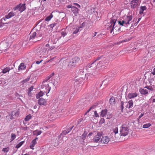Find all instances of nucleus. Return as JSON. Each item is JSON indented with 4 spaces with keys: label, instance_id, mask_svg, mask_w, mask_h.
I'll return each instance as SVG.
<instances>
[{
    "label": "nucleus",
    "instance_id": "nucleus-6",
    "mask_svg": "<svg viewBox=\"0 0 155 155\" xmlns=\"http://www.w3.org/2000/svg\"><path fill=\"white\" fill-rule=\"evenodd\" d=\"M49 47V45L47 44L45 46L39 47L37 50V53L41 55H45L47 54V48Z\"/></svg>",
    "mask_w": 155,
    "mask_h": 155
},
{
    "label": "nucleus",
    "instance_id": "nucleus-14",
    "mask_svg": "<svg viewBox=\"0 0 155 155\" xmlns=\"http://www.w3.org/2000/svg\"><path fill=\"white\" fill-rule=\"evenodd\" d=\"M126 107L128 108H132L133 106V102L132 100L129 101L128 102H126L124 104Z\"/></svg>",
    "mask_w": 155,
    "mask_h": 155
},
{
    "label": "nucleus",
    "instance_id": "nucleus-36",
    "mask_svg": "<svg viewBox=\"0 0 155 155\" xmlns=\"http://www.w3.org/2000/svg\"><path fill=\"white\" fill-rule=\"evenodd\" d=\"M105 117H106L107 119H108L110 118L111 117V115L110 113L107 112Z\"/></svg>",
    "mask_w": 155,
    "mask_h": 155
},
{
    "label": "nucleus",
    "instance_id": "nucleus-20",
    "mask_svg": "<svg viewBox=\"0 0 155 155\" xmlns=\"http://www.w3.org/2000/svg\"><path fill=\"white\" fill-rule=\"evenodd\" d=\"M139 91L141 94H146L148 93L147 90L145 87L144 88L140 89Z\"/></svg>",
    "mask_w": 155,
    "mask_h": 155
},
{
    "label": "nucleus",
    "instance_id": "nucleus-47",
    "mask_svg": "<svg viewBox=\"0 0 155 155\" xmlns=\"http://www.w3.org/2000/svg\"><path fill=\"white\" fill-rule=\"evenodd\" d=\"M33 89V87H30L28 89V91L31 92Z\"/></svg>",
    "mask_w": 155,
    "mask_h": 155
},
{
    "label": "nucleus",
    "instance_id": "nucleus-42",
    "mask_svg": "<svg viewBox=\"0 0 155 155\" xmlns=\"http://www.w3.org/2000/svg\"><path fill=\"white\" fill-rule=\"evenodd\" d=\"M15 117H18L19 114V112L18 111H15Z\"/></svg>",
    "mask_w": 155,
    "mask_h": 155
},
{
    "label": "nucleus",
    "instance_id": "nucleus-64",
    "mask_svg": "<svg viewBox=\"0 0 155 155\" xmlns=\"http://www.w3.org/2000/svg\"><path fill=\"white\" fill-rule=\"evenodd\" d=\"M24 155H30L29 153H26Z\"/></svg>",
    "mask_w": 155,
    "mask_h": 155
},
{
    "label": "nucleus",
    "instance_id": "nucleus-15",
    "mask_svg": "<svg viewBox=\"0 0 155 155\" xmlns=\"http://www.w3.org/2000/svg\"><path fill=\"white\" fill-rule=\"evenodd\" d=\"M38 140V138L36 137L33 140L31 141L30 145V148L32 149H34V147L37 143V140Z\"/></svg>",
    "mask_w": 155,
    "mask_h": 155
},
{
    "label": "nucleus",
    "instance_id": "nucleus-58",
    "mask_svg": "<svg viewBox=\"0 0 155 155\" xmlns=\"http://www.w3.org/2000/svg\"><path fill=\"white\" fill-rule=\"evenodd\" d=\"M94 108V106H92L91 107L90 109V110H91V109H93Z\"/></svg>",
    "mask_w": 155,
    "mask_h": 155
},
{
    "label": "nucleus",
    "instance_id": "nucleus-19",
    "mask_svg": "<svg viewBox=\"0 0 155 155\" xmlns=\"http://www.w3.org/2000/svg\"><path fill=\"white\" fill-rule=\"evenodd\" d=\"M38 103L40 105H45L46 104V101L45 99L41 98L38 100Z\"/></svg>",
    "mask_w": 155,
    "mask_h": 155
},
{
    "label": "nucleus",
    "instance_id": "nucleus-4",
    "mask_svg": "<svg viewBox=\"0 0 155 155\" xmlns=\"http://www.w3.org/2000/svg\"><path fill=\"white\" fill-rule=\"evenodd\" d=\"M132 15H127L124 17L123 20L118 21V23L121 25L126 26L132 22Z\"/></svg>",
    "mask_w": 155,
    "mask_h": 155
},
{
    "label": "nucleus",
    "instance_id": "nucleus-46",
    "mask_svg": "<svg viewBox=\"0 0 155 155\" xmlns=\"http://www.w3.org/2000/svg\"><path fill=\"white\" fill-rule=\"evenodd\" d=\"M94 74H95L94 73L93 74V73H92V74L91 73H89V75H88V76L87 77V78H88L89 77L90 78V77H91V76L92 75H93V76L94 75Z\"/></svg>",
    "mask_w": 155,
    "mask_h": 155
},
{
    "label": "nucleus",
    "instance_id": "nucleus-7",
    "mask_svg": "<svg viewBox=\"0 0 155 155\" xmlns=\"http://www.w3.org/2000/svg\"><path fill=\"white\" fill-rule=\"evenodd\" d=\"M79 60L80 59L78 57H75L70 61L68 66L71 68H73L76 66L77 63Z\"/></svg>",
    "mask_w": 155,
    "mask_h": 155
},
{
    "label": "nucleus",
    "instance_id": "nucleus-3",
    "mask_svg": "<svg viewBox=\"0 0 155 155\" xmlns=\"http://www.w3.org/2000/svg\"><path fill=\"white\" fill-rule=\"evenodd\" d=\"M41 90L38 94L36 95V97L37 99L39 98L45 94L46 95L48 93L50 90L51 87H49V84L46 81H44L41 86Z\"/></svg>",
    "mask_w": 155,
    "mask_h": 155
},
{
    "label": "nucleus",
    "instance_id": "nucleus-27",
    "mask_svg": "<svg viewBox=\"0 0 155 155\" xmlns=\"http://www.w3.org/2000/svg\"><path fill=\"white\" fill-rule=\"evenodd\" d=\"M146 8L145 6H141L140 8V10L139 11V14H141L143 13V11L146 10Z\"/></svg>",
    "mask_w": 155,
    "mask_h": 155
},
{
    "label": "nucleus",
    "instance_id": "nucleus-1",
    "mask_svg": "<svg viewBox=\"0 0 155 155\" xmlns=\"http://www.w3.org/2000/svg\"><path fill=\"white\" fill-rule=\"evenodd\" d=\"M120 133L119 134L118 127H115L113 129L110 136L114 140L118 138L120 136H126L129 133V129L127 126L126 124L122 125L120 128Z\"/></svg>",
    "mask_w": 155,
    "mask_h": 155
},
{
    "label": "nucleus",
    "instance_id": "nucleus-39",
    "mask_svg": "<svg viewBox=\"0 0 155 155\" xmlns=\"http://www.w3.org/2000/svg\"><path fill=\"white\" fill-rule=\"evenodd\" d=\"M124 102L123 101H122L121 102V104H120V108L121 109V111L122 112L123 111V110L124 109Z\"/></svg>",
    "mask_w": 155,
    "mask_h": 155
},
{
    "label": "nucleus",
    "instance_id": "nucleus-21",
    "mask_svg": "<svg viewBox=\"0 0 155 155\" xmlns=\"http://www.w3.org/2000/svg\"><path fill=\"white\" fill-rule=\"evenodd\" d=\"M26 68V66L25 65L24 63H22L19 66L18 69L19 71L25 69Z\"/></svg>",
    "mask_w": 155,
    "mask_h": 155
},
{
    "label": "nucleus",
    "instance_id": "nucleus-57",
    "mask_svg": "<svg viewBox=\"0 0 155 155\" xmlns=\"http://www.w3.org/2000/svg\"><path fill=\"white\" fill-rule=\"evenodd\" d=\"M6 50V49H5V50H4V49L3 50H0V54L2 53L3 52V51H2L3 50H4V51H7Z\"/></svg>",
    "mask_w": 155,
    "mask_h": 155
},
{
    "label": "nucleus",
    "instance_id": "nucleus-10",
    "mask_svg": "<svg viewBox=\"0 0 155 155\" xmlns=\"http://www.w3.org/2000/svg\"><path fill=\"white\" fill-rule=\"evenodd\" d=\"M25 9V4H19L14 8V10H18L21 12H23Z\"/></svg>",
    "mask_w": 155,
    "mask_h": 155
},
{
    "label": "nucleus",
    "instance_id": "nucleus-8",
    "mask_svg": "<svg viewBox=\"0 0 155 155\" xmlns=\"http://www.w3.org/2000/svg\"><path fill=\"white\" fill-rule=\"evenodd\" d=\"M140 0H132L130 3L131 8L134 10L137 9L140 4Z\"/></svg>",
    "mask_w": 155,
    "mask_h": 155
},
{
    "label": "nucleus",
    "instance_id": "nucleus-44",
    "mask_svg": "<svg viewBox=\"0 0 155 155\" xmlns=\"http://www.w3.org/2000/svg\"><path fill=\"white\" fill-rule=\"evenodd\" d=\"M151 74H152L153 75H155V68H154L152 70Z\"/></svg>",
    "mask_w": 155,
    "mask_h": 155
},
{
    "label": "nucleus",
    "instance_id": "nucleus-45",
    "mask_svg": "<svg viewBox=\"0 0 155 155\" xmlns=\"http://www.w3.org/2000/svg\"><path fill=\"white\" fill-rule=\"evenodd\" d=\"M2 151L4 152H7L8 150H7V148H4L3 149Z\"/></svg>",
    "mask_w": 155,
    "mask_h": 155
},
{
    "label": "nucleus",
    "instance_id": "nucleus-30",
    "mask_svg": "<svg viewBox=\"0 0 155 155\" xmlns=\"http://www.w3.org/2000/svg\"><path fill=\"white\" fill-rule=\"evenodd\" d=\"M10 69L9 67H7L4 68L2 71V72L4 74H5L8 72H9L10 70Z\"/></svg>",
    "mask_w": 155,
    "mask_h": 155
},
{
    "label": "nucleus",
    "instance_id": "nucleus-16",
    "mask_svg": "<svg viewBox=\"0 0 155 155\" xmlns=\"http://www.w3.org/2000/svg\"><path fill=\"white\" fill-rule=\"evenodd\" d=\"M101 140H100L101 142H103L104 143L107 144L110 140V139L108 137L105 136L103 137L102 136Z\"/></svg>",
    "mask_w": 155,
    "mask_h": 155
},
{
    "label": "nucleus",
    "instance_id": "nucleus-61",
    "mask_svg": "<svg viewBox=\"0 0 155 155\" xmlns=\"http://www.w3.org/2000/svg\"><path fill=\"white\" fill-rule=\"evenodd\" d=\"M29 92H28V94L29 95H31V92H30V91H28Z\"/></svg>",
    "mask_w": 155,
    "mask_h": 155
},
{
    "label": "nucleus",
    "instance_id": "nucleus-35",
    "mask_svg": "<svg viewBox=\"0 0 155 155\" xmlns=\"http://www.w3.org/2000/svg\"><path fill=\"white\" fill-rule=\"evenodd\" d=\"M15 111H13L12 113V114L10 115L9 116V117L10 116V118L11 119H12L14 118H15V117L14 116H15Z\"/></svg>",
    "mask_w": 155,
    "mask_h": 155
},
{
    "label": "nucleus",
    "instance_id": "nucleus-34",
    "mask_svg": "<svg viewBox=\"0 0 155 155\" xmlns=\"http://www.w3.org/2000/svg\"><path fill=\"white\" fill-rule=\"evenodd\" d=\"M16 137V135L13 133H12L11 134V137L10 142H12L13 140H14Z\"/></svg>",
    "mask_w": 155,
    "mask_h": 155
},
{
    "label": "nucleus",
    "instance_id": "nucleus-5",
    "mask_svg": "<svg viewBox=\"0 0 155 155\" xmlns=\"http://www.w3.org/2000/svg\"><path fill=\"white\" fill-rule=\"evenodd\" d=\"M42 35V31L41 30L32 31L30 36V39L33 40L36 39V40H39V37H41Z\"/></svg>",
    "mask_w": 155,
    "mask_h": 155
},
{
    "label": "nucleus",
    "instance_id": "nucleus-52",
    "mask_svg": "<svg viewBox=\"0 0 155 155\" xmlns=\"http://www.w3.org/2000/svg\"><path fill=\"white\" fill-rule=\"evenodd\" d=\"M144 114V113L141 114L140 115L139 117V118H140L142 117Z\"/></svg>",
    "mask_w": 155,
    "mask_h": 155
},
{
    "label": "nucleus",
    "instance_id": "nucleus-11",
    "mask_svg": "<svg viewBox=\"0 0 155 155\" xmlns=\"http://www.w3.org/2000/svg\"><path fill=\"white\" fill-rule=\"evenodd\" d=\"M87 134L84 132L82 135V136L79 137V142L80 143L83 145L86 144V143L84 142V140L85 139V137L87 136Z\"/></svg>",
    "mask_w": 155,
    "mask_h": 155
},
{
    "label": "nucleus",
    "instance_id": "nucleus-25",
    "mask_svg": "<svg viewBox=\"0 0 155 155\" xmlns=\"http://www.w3.org/2000/svg\"><path fill=\"white\" fill-rule=\"evenodd\" d=\"M110 104L112 105H114L115 104V99L114 97H112L110 100Z\"/></svg>",
    "mask_w": 155,
    "mask_h": 155
},
{
    "label": "nucleus",
    "instance_id": "nucleus-41",
    "mask_svg": "<svg viewBox=\"0 0 155 155\" xmlns=\"http://www.w3.org/2000/svg\"><path fill=\"white\" fill-rule=\"evenodd\" d=\"M29 80V78H27L24 80L22 81V83L24 84L25 83L28 81Z\"/></svg>",
    "mask_w": 155,
    "mask_h": 155
},
{
    "label": "nucleus",
    "instance_id": "nucleus-51",
    "mask_svg": "<svg viewBox=\"0 0 155 155\" xmlns=\"http://www.w3.org/2000/svg\"><path fill=\"white\" fill-rule=\"evenodd\" d=\"M55 25V24H52L50 25V27L51 28H52L54 27Z\"/></svg>",
    "mask_w": 155,
    "mask_h": 155
},
{
    "label": "nucleus",
    "instance_id": "nucleus-12",
    "mask_svg": "<svg viewBox=\"0 0 155 155\" xmlns=\"http://www.w3.org/2000/svg\"><path fill=\"white\" fill-rule=\"evenodd\" d=\"M102 135L101 133H98L97 135L94 137L93 140L95 142H100V139L101 138Z\"/></svg>",
    "mask_w": 155,
    "mask_h": 155
},
{
    "label": "nucleus",
    "instance_id": "nucleus-31",
    "mask_svg": "<svg viewBox=\"0 0 155 155\" xmlns=\"http://www.w3.org/2000/svg\"><path fill=\"white\" fill-rule=\"evenodd\" d=\"M54 75V73L51 74L50 75H49L48 77L46 78L45 79V80L44 81H46L47 82H48V80H49L50 78L53 76Z\"/></svg>",
    "mask_w": 155,
    "mask_h": 155
},
{
    "label": "nucleus",
    "instance_id": "nucleus-17",
    "mask_svg": "<svg viewBox=\"0 0 155 155\" xmlns=\"http://www.w3.org/2000/svg\"><path fill=\"white\" fill-rule=\"evenodd\" d=\"M73 127V126H72L71 127L63 131L61 134L59 136L60 137H61V136H64L69 133L72 129Z\"/></svg>",
    "mask_w": 155,
    "mask_h": 155
},
{
    "label": "nucleus",
    "instance_id": "nucleus-55",
    "mask_svg": "<svg viewBox=\"0 0 155 155\" xmlns=\"http://www.w3.org/2000/svg\"><path fill=\"white\" fill-rule=\"evenodd\" d=\"M84 23H83L82 24V25H80V26L79 27H79V29L80 28H82L83 27V26H84Z\"/></svg>",
    "mask_w": 155,
    "mask_h": 155
},
{
    "label": "nucleus",
    "instance_id": "nucleus-29",
    "mask_svg": "<svg viewBox=\"0 0 155 155\" xmlns=\"http://www.w3.org/2000/svg\"><path fill=\"white\" fill-rule=\"evenodd\" d=\"M24 141H22L20 142L19 143L17 144L15 147L17 149L20 147L24 143Z\"/></svg>",
    "mask_w": 155,
    "mask_h": 155
},
{
    "label": "nucleus",
    "instance_id": "nucleus-59",
    "mask_svg": "<svg viewBox=\"0 0 155 155\" xmlns=\"http://www.w3.org/2000/svg\"><path fill=\"white\" fill-rule=\"evenodd\" d=\"M141 18H140L138 19V21L137 22V23H138L140 20Z\"/></svg>",
    "mask_w": 155,
    "mask_h": 155
},
{
    "label": "nucleus",
    "instance_id": "nucleus-23",
    "mask_svg": "<svg viewBox=\"0 0 155 155\" xmlns=\"http://www.w3.org/2000/svg\"><path fill=\"white\" fill-rule=\"evenodd\" d=\"M71 10L73 13L75 15H76L78 13L79 9L75 6H72V7H71Z\"/></svg>",
    "mask_w": 155,
    "mask_h": 155
},
{
    "label": "nucleus",
    "instance_id": "nucleus-26",
    "mask_svg": "<svg viewBox=\"0 0 155 155\" xmlns=\"http://www.w3.org/2000/svg\"><path fill=\"white\" fill-rule=\"evenodd\" d=\"M79 28L78 27H75L73 28L72 31L73 34H76L79 31Z\"/></svg>",
    "mask_w": 155,
    "mask_h": 155
},
{
    "label": "nucleus",
    "instance_id": "nucleus-2",
    "mask_svg": "<svg viewBox=\"0 0 155 155\" xmlns=\"http://www.w3.org/2000/svg\"><path fill=\"white\" fill-rule=\"evenodd\" d=\"M107 59L104 58H103L101 57H98L93 62L89 64L87 67L94 70L107 64Z\"/></svg>",
    "mask_w": 155,
    "mask_h": 155
},
{
    "label": "nucleus",
    "instance_id": "nucleus-48",
    "mask_svg": "<svg viewBox=\"0 0 155 155\" xmlns=\"http://www.w3.org/2000/svg\"><path fill=\"white\" fill-rule=\"evenodd\" d=\"M128 41V40L127 39H126L125 40H122L121 41L119 42V44H120V43H121L124 42H127V41Z\"/></svg>",
    "mask_w": 155,
    "mask_h": 155
},
{
    "label": "nucleus",
    "instance_id": "nucleus-49",
    "mask_svg": "<svg viewBox=\"0 0 155 155\" xmlns=\"http://www.w3.org/2000/svg\"><path fill=\"white\" fill-rule=\"evenodd\" d=\"M74 5L77 6L78 8H80L81 7L80 5L77 3H74Z\"/></svg>",
    "mask_w": 155,
    "mask_h": 155
},
{
    "label": "nucleus",
    "instance_id": "nucleus-32",
    "mask_svg": "<svg viewBox=\"0 0 155 155\" xmlns=\"http://www.w3.org/2000/svg\"><path fill=\"white\" fill-rule=\"evenodd\" d=\"M32 117L30 114L28 115L25 119V120L26 121H27L29 120Z\"/></svg>",
    "mask_w": 155,
    "mask_h": 155
},
{
    "label": "nucleus",
    "instance_id": "nucleus-18",
    "mask_svg": "<svg viewBox=\"0 0 155 155\" xmlns=\"http://www.w3.org/2000/svg\"><path fill=\"white\" fill-rule=\"evenodd\" d=\"M137 96V94L136 93H130L128 94L127 97L130 99L134 98Z\"/></svg>",
    "mask_w": 155,
    "mask_h": 155
},
{
    "label": "nucleus",
    "instance_id": "nucleus-56",
    "mask_svg": "<svg viewBox=\"0 0 155 155\" xmlns=\"http://www.w3.org/2000/svg\"><path fill=\"white\" fill-rule=\"evenodd\" d=\"M72 7V5H69L67 6V8H71V7Z\"/></svg>",
    "mask_w": 155,
    "mask_h": 155
},
{
    "label": "nucleus",
    "instance_id": "nucleus-54",
    "mask_svg": "<svg viewBox=\"0 0 155 155\" xmlns=\"http://www.w3.org/2000/svg\"><path fill=\"white\" fill-rule=\"evenodd\" d=\"M42 61V60H41L40 61H36V64H39L40 63H41V61Z\"/></svg>",
    "mask_w": 155,
    "mask_h": 155
},
{
    "label": "nucleus",
    "instance_id": "nucleus-63",
    "mask_svg": "<svg viewBox=\"0 0 155 155\" xmlns=\"http://www.w3.org/2000/svg\"><path fill=\"white\" fill-rule=\"evenodd\" d=\"M153 102H155V98L153 99Z\"/></svg>",
    "mask_w": 155,
    "mask_h": 155
},
{
    "label": "nucleus",
    "instance_id": "nucleus-22",
    "mask_svg": "<svg viewBox=\"0 0 155 155\" xmlns=\"http://www.w3.org/2000/svg\"><path fill=\"white\" fill-rule=\"evenodd\" d=\"M107 113V109H105L102 110L101 112L100 116L102 117H105Z\"/></svg>",
    "mask_w": 155,
    "mask_h": 155
},
{
    "label": "nucleus",
    "instance_id": "nucleus-50",
    "mask_svg": "<svg viewBox=\"0 0 155 155\" xmlns=\"http://www.w3.org/2000/svg\"><path fill=\"white\" fill-rule=\"evenodd\" d=\"M53 48H54L53 47H51V48H47L48 51H49L50 50H52V49H53Z\"/></svg>",
    "mask_w": 155,
    "mask_h": 155
},
{
    "label": "nucleus",
    "instance_id": "nucleus-60",
    "mask_svg": "<svg viewBox=\"0 0 155 155\" xmlns=\"http://www.w3.org/2000/svg\"><path fill=\"white\" fill-rule=\"evenodd\" d=\"M90 110H90V109H89V110H88L87 111V112H86V114H87V113H88Z\"/></svg>",
    "mask_w": 155,
    "mask_h": 155
},
{
    "label": "nucleus",
    "instance_id": "nucleus-38",
    "mask_svg": "<svg viewBox=\"0 0 155 155\" xmlns=\"http://www.w3.org/2000/svg\"><path fill=\"white\" fill-rule=\"evenodd\" d=\"M61 35L63 37L67 35V33L65 30L63 31H62L61 32Z\"/></svg>",
    "mask_w": 155,
    "mask_h": 155
},
{
    "label": "nucleus",
    "instance_id": "nucleus-40",
    "mask_svg": "<svg viewBox=\"0 0 155 155\" xmlns=\"http://www.w3.org/2000/svg\"><path fill=\"white\" fill-rule=\"evenodd\" d=\"M105 122V120L104 119V118H101L100 121V122H99V123L100 124H103Z\"/></svg>",
    "mask_w": 155,
    "mask_h": 155
},
{
    "label": "nucleus",
    "instance_id": "nucleus-28",
    "mask_svg": "<svg viewBox=\"0 0 155 155\" xmlns=\"http://www.w3.org/2000/svg\"><path fill=\"white\" fill-rule=\"evenodd\" d=\"M53 17V15L52 14H51L50 15L47 17L45 19L46 21H48L51 20L52 18Z\"/></svg>",
    "mask_w": 155,
    "mask_h": 155
},
{
    "label": "nucleus",
    "instance_id": "nucleus-24",
    "mask_svg": "<svg viewBox=\"0 0 155 155\" xmlns=\"http://www.w3.org/2000/svg\"><path fill=\"white\" fill-rule=\"evenodd\" d=\"M41 133V131L37 130L33 131V134L34 135L37 136L39 135H40Z\"/></svg>",
    "mask_w": 155,
    "mask_h": 155
},
{
    "label": "nucleus",
    "instance_id": "nucleus-62",
    "mask_svg": "<svg viewBox=\"0 0 155 155\" xmlns=\"http://www.w3.org/2000/svg\"><path fill=\"white\" fill-rule=\"evenodd\" d=\"M97 32H95V34H94V36H94H94H95L96 35V34H97Z\"/></svg>",
    "mask_w": 155,
    "mask_h": 155
},
{
    "label": "nucleus",
    "instance_id": "nucleus-13",
    "mask_svg": "<svg viewBox=\"0 0 155 155\" xmlns=\"http://www.w3.org/2000/svg\"><path fill=\"white\" fill-rule=\"evenodd\" d=\"M15 15V14L14 13L12 12H10L7 15H5V18H3L2 19V21L3 22L4 21L6 20V19H9L13 17Z\"/></svg>",
    "mask_w": 155,
    "mask_h": 155
},
{
    "label": "nucleus",
    "instance_id": "nucleus-33",
    "mask_svg": "<svg viewBox=\"0 0 155 155\" xmlns=\"http://www.w3.org/2000/svg\"><path fill=\"white\" fill-rule=\"evenodd\" d=\"M151 125V124L150 123H147L144 124L143 126V127L144 128H147L149 127Z\"/></svg>",
    "mask_w": 155,
    "mask_h": 155
},
{
    "label": "nucleus",
    "instance_id": "nucleus-37",
    "mask_svg": "<svg viewBox=\"0 0 155 155\" xmlns=\"http://www.w3.org/2000/svg\"><path fill=\"white\" fill-rule=\"evenodd\" d=\"M145 88H147L150 91L153 90V88L151 86H147L145 87Z\"/></svg>",
    "mask_w": 155,
    "mask_h": 155
},
{
    "label": "nucleus",
    "instance_id": "nucleus-53",
    "mask_svg": "<svg viewBox=\"0 0 155 155\" xmlns=\"http://www.w3.org/2000/svg\"><path fill=\"white\" fill-rule=\"evenodd\" d=\"M79 83V81H75L74 83V84L76 85L77 84H78Z\"/></svg>",
    "mask_w": 155,
    "mask_h": 155
},
{
    "label": "nucleus",
    "instance_id": "nucleus-9",
    "mask_svg": "<svg viewBox=\"0 0 155 155\" xmlns=\"http://www.w3.org/2000/svg\"><path fill=\"white\" fill-rule=\"evenodd\" d=\"M116 20L113 19V18H112L110 20V24L108 25L109 26V27L108 28V29L110 31L111 33H112V31L114 30V26L116 22Z\"/></svg>",
    "mask_w": 155,
    "mask_h": 155
},
{
    "label": "nucleus",
    "instance_id": "nucleus-43",
    "mask_svg": "<svg viewBox=\"0 0 155 155\" xmlns=\"http://www.w3.org/2000/svg\"><path fill=\"white\" fill-rule=\"evenodd\" d=\"M94 116L95 117H99V114L98 113H97V111H95L94 112Z\"/></svg>",
    "mask_w": 155,
    "mask_h": 155
}]
</instances>
